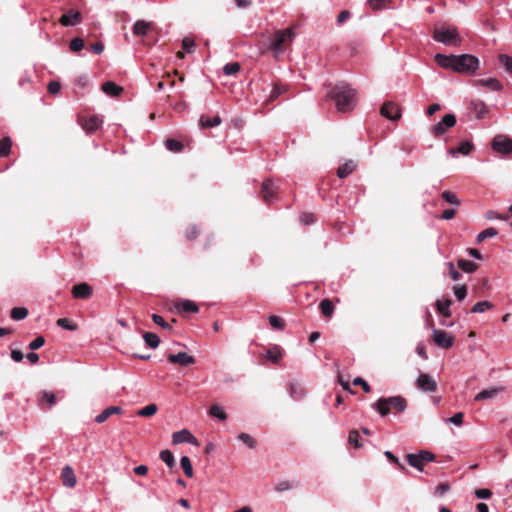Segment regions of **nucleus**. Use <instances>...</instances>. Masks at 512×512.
<instances>
[{
  "mask_svg": "<svg viewBox=\"0 0 512 512\" xmlns=\"http://www.w3.org/2000/svg\"><path fill=\"white\" fill-rule=\"evenodd\" d=\"M406 460L410 466L418 469L419 471H423L424 463L422 462V460L419 458V456L417 454H414V453L407 454Z\"/></svg>",
  "mask_w": 512,
  "mask_h": 512,
  "instance_id": "7c9ffc66",
  "label": "nucleus"
},
{
  "mask_svg": "<svg viewBox=\"0 0 512 512\" xmlns=\"http://www.w3.org/2000/svg\"><path fill=\"white\" fill-rule=\"evenodd\" d=\"M285 91H286L285 85H278V84L274 85V87L271 91V94H270V99L271 100L276 99L279 95L283 94Z\"/></svg>",
  "mask_w": 512,
  "mask_h": 512,
  "instance_id": "4d7b16f0",
  "label": "nucleus"
},
{
  "mask_svg": "<svg viewBox=\"0 0 512 512\" xmlns=\"http://www.w3.org/2000/svg\"><path fill=\"white\" fill-rule=\"evenodd\" d=\"M470 109L477 119H483L489 112L488 106L481 100L471 101Z\"/></svg>",
  "mask_w": 512,
  "mask_h": 512,
  "instance_id": "4468645a",
  "label": "nucleus"
},
{
  "mask_svg": "<svg viewBox=\"0 0 512 512\" xmlns=\"http://www.w3.org/2000/svg\"><path fill=\"white\" fill-rule=\"evenodd\" d=\"M359 438H360V436H359L358 431L352 430L349 433L348 442L350 445H353L354 447L359 448L361 446V444L359 442Z\"/></svg>",
  "mask_w": 512,
  "mask_h": 512,
  "instance_id": "5fc2aeb1",
  "label": "nucleus"
},
{
  "mask_svg": "<svg viewBox=\"0 0 512 512\" xmlns=\"http://www.w3.org/2000/svg\"><path fill=\"white\" fill-rule=\"evenodd\" d=\"M150 27L151 23L146 22L144 20H138L134 23L132 31L135 36L143 37L148 34Z\"/></svg>",
  "mask_w": 512,
  "mask_h": 512,
  "instance_id": "aec40b11",
  "label": "nucleus"
},
{
  "mask_svg": "<svg viewBox=\"0 0 512 512\" xmlns=\"http://www.w3.org/2000/svg\"><path fill=\"white\" fill-rule=\"evenodd\" d=\"M293 488V485L289 481H280L275 485V490L277 492H284Z\"/></svg>",
  "mask_w": 512,
  "mask_h": 512,
  "instance_id": "052dcab7",
  "label": "nucleus"
},
{
  "mask_svg": "<svg viewBox=\"0 0 512 512\" xmlns=\"http://www.w3.org/2000/svg\"><path fill=\"white\" fill-rule=\"evenodd\" d=\"M453 290H454V294H455L456 298L459 301H462V300H464L466 298V296H467V288H466L465 285L454 286Z\"/></svg>",
  "mask_w": 512,
  "mask_h": 512,
  "instance_id": "3c124183",
  "label": "nucleus"
},
{
  "mask_svg": "<svg viewBox=\"0 0 512 512\" xmlns=\"http://www.w3.org/2000/svg\"><path fill=\"white\" fill-rule=\"evenodd\" d=\"M240 70V64L237 62L227 63L223 67V72L227 76L235 75Z\"/></svg>",
  "mask_w": 512,
  "mask_h": 512,
  "instance_id": "49530a36",
  "label": "nucleus"
},
{
  "mask_svg": "<svg viewBox=\"0 0 512 512\" xmlns=\"http://www.w3.org/2000/svg\"><path fill=\"white\" fill-rule=\"evenodd\" d=\"M456 124V116L452 113L446 114L442 120L432 126L434 136H442L446 130L452 128Z\"/></svg>",
  "mask_w": 512,
  "mask_h": 512,
  "instance_id": "0eeeda50",
  "label": "nucleus"
},
{
  "mask_svg": "<svg viewBox=\"0 0 512 512\" xmlns=\"http://www.w3.org/2000/svg\"><path fill=\"white\" fill-rule=\"evenodd\" d=\"M423 463L432 462L435 459L434 454L429 451H421L417 454Z\"/></svg>",
  "mask_w": 512,
  "mask_h": 512,
  "instance_id": "bf43d9fd",
  "label": "nucleus"
},
{
  "mask_svg": "<svg viewBox=\"0 0 512 512\" xmlns=\"http://www.w3.org/2000/svg\"><path fill=\"white\" fill-rule=\"evenodd\" d=\"M433 341L437 346L444 349H449L454 344V337L444 330L434 329Z\"/></svg>",
  "mask_w": 512,
  "mask_h": 512,
  "instance_id": "1a4fd4ad",
  "label": "nucleus"
},
{
  "mask_svg": "<svg viewBox=\"0 0 512 512\" xmlns=\"http://www.w3.org/2000/svg\"><path fill=\"white\" fill-rule=\"evenodd\" d=\"M295 38V33L291 27L276 30L273 37L270 39V48L275 58L283 54L287 48L292 44Z\"/></svg>",
  "mask_w": 512,
  "mask_h": 512,
  "instance_id": "7ed1b4c3",
  "label": "nucleus"
},
{
  "mask_svg": "<svg viewBox=\"0 0 512 512\" xmlns=\"http://www.w3.org/2000/svg\"><path fill=\"white\" fill-rule=\"evenodd\" d=\"M499 62L505 70L512 76V57L506 54L499 55Z\"/></svg>",
  "mask_w": 512,
  "mask_h": 512,
  "instance_id": "37998d69",
  "label": "nucleus"
},
{
  "mask_svg": "<svg viewBox=\"0 0 512 512\" xmlns=\"http://www.w3.org/2000/svg\"><path fill=\"white\" fill-rule=\"evenodd\" d=\"M269 322L273 329L275 330H283L284 329V321L275 315L269 316Z\"/></svg>",
  "mask_w": 512,
  "mask_h": 512,
  "instance_id": "8fccbe9b",
  "label": "nucleus"
},
{
  "mask_svg": "<svg viewBox=\"0 0 512 512\" xmlns=\"http://www.w3.org/2000/svg\"><path fill=\"white\" fill-rule=\"evenodd\" d=\"M326 97L334 100L337 110L342 113L351 111L356 105V91L347 83L336 84Z\"/></svg>",
  "mask_w": 512,
  "mask_h": 512,
  "instance_id": "f03ea898",
  "label": "nucleus"
},
{
  "mask_svg": "<svg viewBox=\"0 0 512 512\" xmlns=\"http://www.w3.org/2000/svg\"><path fill=\"white\" fill-rule=\"evenodd\" d=\"M209 414L215 418H218L219 420H226V418H227V415L224 412V409L217 404L211 406V408L209 410Z\"/></svg>",
  "mask_w": 512,
  "mask_h": 512,
  "instance_id": "a19ab883",
  "label": "nucleus"
},
{
  "mask_svg": "<svg viewBox=\"0 0 512 512\" xmlns=\"http://www.w3.org/2000/svg\"><path fill=\"white\" fill-rule=\"evenodd\" d=\"M238 439L246 444L250 449H254L256 447V440L247 433H240L238 435Z\"/></svg>",
  "mask_w": 512,
  "mask_h": 512,
  "instance_id": "a18cd8bd",
  "label": "nucleus"
},
{
  "mask_svg": "<svg viewBox=\"0 0 512 512\" xmlns=\"http://www.w3.org/2000/svg\"><path fill=\"white\" fill-rule=\"evenodd\" d=\"M85 46L84 40L82 38L76 37L70 41L69 48L73 52L81 51Z\"/></svg>",
  "mask_w": 512,
  "mask_h": 512,
  "instance_id": "09e8293b",
  "label": "nucleus"
},
{
  "mask_svg": "<svg viewBox=\"0 0 512 512\" xmlns=\"http://www.w3.org/2000/svg\"><path fill=\"white\" fill-rule=\"evenodd\" d=\"M167 360L172 364H178L186 367L195 363V358L186 352H179L177 354H169Z\"/></svg>",
  "mask_w": 512,
  "mask_h": 512,
  "instance_id": "9d476101",
  "label": "nucleus"
},
{
  "mask_svg": "<svg viewBox=\"0 0 512 512\" xmlns=\"http://www.w3.org/2000/svg\"><path fill=\"white\" fill-rule=\"evenodd\" d=\"M160 459L169 467L172 468L175 466V458L173 453L170 450H162L160 452Z\"/></svg>",
  "mask_w": 512,
  "mask_h": 512,
  "instance_id": "f704fd0d",
  "label": "nucleus"
},
{
  "mask_svg": "<svg viewBox=\"0 0 512 512\" xmlns=\"http://www.w3.org/2000/svg\"><path fill=\"white\" fill-rule=\"evenodd\" d=\"M493 304L489 301H480L477 302L471 309L472 313H483L486 310L492 309Z\"/></svg>",
  "mask_w": 512,
  "mask_h": 512,
  "instance_id": "58836bf2",
  "label": "nucleus"
},
{
  "mask_svg": "<svg viewBox=\"0 0 512 512\" xmlns=\"http://www.w3.org/2000/svg\"><path fill=\"white\" fill-rule=\"evenodd\" d=\"M151 318L155 324L161 326L162 328L168 329V330L172 329L171 325L169 323H167L162 316H160L158 314H152Z\"/></svg>",
  "mask_w": 512,
  "mask_h": 512,
  "instance_id": "603ef678",
  "label": "nucleus"
},
{
  "mask_svg": "<svg viewBox=\"0 0 512 512\" xmlns=\"http://www.w3.org/2000/svg\"><path fill=\"white\" fill-rule=\"evenodd\" d=\"M450 306H451V300H437V302H436V308H437L438 312L442 316L447 317V318L451 316Z\"/></svg>",
  "mask_w": 512,
  "mask_h": 512,
  "instance_id": "bb28decb",
  "label": "nucleus"
},
{
  "mask_svg": "<svg viewBox=\"0 0 512 512\" xmlns=\"http://www.w3.org/2000/svg\"><path fill=\"white\" fill-rule=\"evenodd\" d=\"M473 149V144L469 141H462L457 148H451L448 151V154L451 156H456L458 154L469 155Z\"/></svg>",
  "mask_w": 512,
  "mask_h": 512,
  "instance_id": "412c9836",
  "label": "nucleus"
},
{
  "mask_svg": "<svg viewBox=\"0 0 512 512\" xmlns=\"http://www.w3.org/2000/svg\"><path fill=\"white\" fill-rule=\"evenodd\" d=\"M180 465H181V468L183 469L185 475L188 478H191L193 476V468H192L190 458L188 456H182L180 459Z\"/></svg>",
  "mask_w": 512,
  "mask_h": 512,
  "instance_id": "72a5a7b5",
  "label": "nucleus"
},
{
  "mask_svg": "<svg viewBox=\"0 0 512 512\" xmlns=\"http://www.w3.org/2000/svg\"><path fill=\"white\" fill-rule=\"evenodd\" d=\"M300 221L304 225H310L315 222L314 215L312 213H303L300 216Z\"/></svg>",
  "mask_w": 512,
  "mask_h": 512,
  "instance_id": "338daca9",
  "label": "nucleus"
},
{
  "mask_svg": "<svg viewBox=\"0 0 512 512\" xmlns=\"http://www.w3.org/2000/svg\"><path fill=\"white\" fill-rule=\"evenodd\" d=\"M477 84L480 86L487 87L492 91H500L503 89L502 83L497 78L494 77L488 79H479L477 80Z\"/></svg>",
  "mask_w": 512,
  "mask_h": 512,
  "instance_id": "4be33fe9",
  "label": "nucleus"
},
{
  "mask_svg": "<svg viewBox=\"0 0 512 512\" xmlns=\"http://www.w3.org/2000/svg\"><path fill=\"white\" fill-rule=\"evenodd\" d=\"M102 91L109 96H118L123 91V88L112 81H108L102 85Z\"/></svg>",
  "mask_w": 512,
  "mask_h": 512,
  "instance_id": "b1692460",
  "label": "nucleus"
},
{
  "mask_svg": "<svg viewBox=\"0 0 512 512\" xmlns=\"http://www.w3.org/2000/svg\"><path fill=\"white\" fill-rule=\"evenodd\" d=\"M442 198L444 201H446L447 203H449L451 205H455V206L460 205V200L458 199L456 194L452 193L451 191L446 190V191L442 192Z\"/></svg>",
  "mask_w": 512,
  "mask_h": 512,
  "instance_id": "c03bdc74",
  "label": "nucleus"
},
{
  "mask_svg": "<svg viewBox=\"0 0 512 512\" xmlns=\"http://www.w3.org/2000/svg\"><path fill=\"white\" fill-rule=\"evenodd\" d=\"M353 384L354 385H360V387H362V389L368 393L370 392L371 388H370V385L361 377H356L354 380H353Z\"/></svg>",
  "mask_w": 512,
  "mask_h": 512,
  "instance_id": "69168bd1",
  "label": "nucleus"
},
{
  "mask_svg": "<svg viewBox=\"0 0 512 512\" xmlns=\"http://www.w3.org/2000/svg\"><path fill=\"white\" fill-rule=\"evenodd\" d=\"M178 310L187 313H196L199 309L195 302L191 300H184L177 305Z\"/></svg>",
  "mask_w": 512,
  "mask_h": 512,
  "instance_id": "c85d7f7f",
  "label": "nucleus"
},
{
  "mask_svg": "<svg viewBox=\"0 0 512 512\" xmlns=\"http://www.w3.org/2000/svg\"><path fill=\"white\" fill-rule=\"evenodd\" d=\"M485 218L488 220L499 219L502 221H507L509 219V217L507 215H502L494 210L487 211L485 213Z\"/></svg>",
  "mask_w": 512,
  "mask_h": 512,
  "instance_id": "864d4df0",
  "label": "nucleus"
},
{
  "mask_svg": "<svg viewBox=\"0 0 512 512\" xmlns=\"http://www.w3.org/2000/svg\"><path fill=\"white\" fill-rule=\"evenodd\" d=\"M433 39L447 46L457 47L461 44V38L457 29L446 26L436 28L433 33Z\"/></svg>",
  "mask_w": 512,
  "mask_h": 512,
  "instance_id": "39448f33",
  "label": "nucleus"
},
{
  "mask_svg": "<svg viewBox=\"0 0 512 512\" xmlns=\"http://www.w3.org/2000/svg\"><path fill=\"white\" fill-rule=\"evenodd\" d=\"M80 19V12L71 10L68 13L63 14L59 21L63 26H75L79 23Z\"/></svg>",
  "mask_w": 512,
  "mask_h": 512,
  "instance_id": "dca6fc26",
  "label": "nucleus"
},
{
  "mask_svg": "<svg viewBox=\"0 0 512 512\" xmlns=\"http://www.w3.org/2000/svg\"><path fill=\"white\" fill-rule=\"evenodd\" d=\"M372 408L381 416H386L392 409L397 412H403L407 408V402L402 396H392L388 398H379L372 404Z\"/></svg>",
  "mask_w": 512,
  "mask_h": 512,
  "instance_id": "20e7f679",
  "label": "nucleus"
},
{
  "mask_svg": "<svg viewBox=\"0 0 512 512\" xmlns=\"http://www.w3.org/2000/svg\"><path fill=\"white\" fill-rule=\"evenodd\" d=\"M165 146L169 151L172 152H180L183 149V144L176 139H167L165 141Z\"/></svg>",
  "mask_w": 512,
  "mask_h": 512,
  "instance_id": "79ce46f5",
  "label": "nucleus"
},
{
  "mask_svg": "<svg viewBox=\"0 0 512 512\" xmlns=\"http://www.w3.org/2000/svg\"><path fill=\"white\" fill-rule=\"evenodd\" d=\"M496 235H498V231L493 227H489V228L483 230L482 232H480L477 235L476 240L478 243H481L485 239L495 237Z\"/></svg>",
  "mask_w": 512,
  "mask_h": 512,
  "instance_id": "ea45409f",
  "label": "nucleus"
},
{
  "mask_svg": "<svg viewBox=\"0 0 512 512\" xmlns=\"http://www.w3.org/2000/svg\"><path fill=\"white\" fill-rule=\"evenodd\" d=\"M502 390V387H493L490 389L482 390L474 397V400L480 402L484 400L494 399Z\"/></svg>",
  "mask_w": 512,
  "mask_h": 512,
  "instance_id": "a211bd4d",
  "label": "nucleus"
},
{
  "mask_svg": "<svg viewBox=\"0 0 512 512\" xmlns=\"http://www.w3.org/2000/svg\"><path fill=\"white\" fill-rule=\"evenodd\" d=\"M57 325L63 329L74 331L76 329L75 325L70 324V320L67 318H61L57 321Z\"/></svg>",
  "mask_w": 512,
  "mask_h": 512,
  "instance_id": "13d9d810",
  "label": "nucleus"
},
{
  "mask_svg": "<svg viewBox=\"0 0 512 512\" xmlns=\"http://www.w3.org/2000/svg\"><path fill=\"white\" fill-rule=\"evenodd\" d=\"M289 394L295 400H300L305 395V389L300 383H290L289 385Z\"/></svg>",
  "mask_w": 512,
  "mask_h": 512,
  "instance_id": "393cba45",
  "label": "nucleus"
},
{
  "mask_svg": "<svg viewBox=\"0 0 512 512\" xmlns=\"http://www.w3.org/2000/svg\"><path fill=\"white\" fill-rule=\"evenodd\" d=\"M463 417L464 414L462 412H458L454 414L451 418H449L448 421L456 426H460L463 423Z\"/></svg>",
  "mask_w": 512,
  "mask_h": 512,
  "instance_id": "774afa93",
  "label": "nucleus"
},
{
  "mask_svg": "<svg viewBox=\"0 0 512 512\" xmlns=\"http://www.w3.org/2000/svg\"><path fill=\"white\" fill-rule=\"evenodd\" d=\"M416 386L425 393H433L437 390V382L427 373H420L416 379Z\"/></svg>",
  "mask_w": 512,
  "mask_h": 512,
  "instance_id": "6e6552de",
  "label": "nucleus"
},
{
  "mask_svg": "<svg viewBox=\"0 0 512 512\" xmlns=\"http://www.w3.org/2000/svg\"><path fill=\"white\" fill-rule=\"evenodd\" d=\"M172 443L174 445H178V444H182V443H190L193 445H197V439L191 434V432L189 430L182 429L180 431L173 433Z\"/></svg>",
  "mask_w": 512,
  "mask_h": 512,
  "instance_id": "9b49d317",
  "label": "nucleus"
},
{
  "mask_svg": "<svg viewBox=\"0 0 512 512\" xmlns=\"http://www.w3.org/2000/svg\"><path fill=\"white\" fill-rule=\"evenodd\" d=\"M355 167H356V165L352 160L345 162L337 170L338 177L346 178L348 175H350L354 171Z\"/></svg>",
  "mask_w": 512,
  "mask_h": 512,
  "instance_id": "a878e982",
  "label": "nucleus"
},
{
  "mask_svg": "<svg viewBox=\"0 0 512 512\" xmlns=\"http://www.w3.org/2000/svg\"><path fill=\"white\" fill-rule=\"evenodd\" d=\"M143 339H144L146 345L153 349H155L159 346L160 339L155 333L146 332L143 335Z\"/></svg>",
  "mask_w": 512,
  "mask_h": 512,
  "instance_id": "2f4dec72",
  "label": "nucleus"
},
{
  "mask_svg": "<svg viewBox=\"0 0 512 512\" xmlns=\"http://www.w3.org/2000/svg\"><path fill=\"white\" fill-rule=\"evenodd\" d=\"M261 194L265 203L270 204L272 202L273 196L275 194V186L271 180H266L263 182Z\"/></svg>",
  "mask_w": 512,
  "mask_h": 512,
  "instance_id": "2eb2a0df",
  "label": "nucleus"
},
{
  "mask_svg": "<svg viewBox=\"0 0 512 512\" xmlns=\"http://www.w3.org/2000/svg\"><path fill=\"white\" fill-rule=\"evenodd\" d=\"M157 406L155 404H149L138 411V415L142 417H149L157 412Z\"/></svg>",
  "mask_w": 512,
  "mask_h": 512,
  "instance_id": "de8ad7c7",
  "label": "nucleus"
},
{
  "mask_svg": "<svg viewBox=\"0 0 512 512\" xmlns=\"http://www.w3.org/2000/svg\"><path fill=\"white\" fill-rule=\"evenodd\" d=\"M320 310L325 317H331L334 312V305L329 299H324L320 302Z\"/></svg>",
  "mask_w": 512,
  "mask_h": 512,
  "instance_id": "473e14b6",
  "label": "nucleus"
},
{
  "mask_svg": "<svg viewBox=\"0 0 512 512\" xmlns=\"http://www.w3.org/2000/svg\"><path fill=\"white\" fill-rule=\"evenodd\" d=\"M492 149L501 155H509L512 153V139L504 135H497L491 142Z\"/></svg>",
  "mask_w": 512,
  "mask_h": 512,
  "instance_id": "423d86ee",
  "label": "nucleus"
},
{
  "mask_svg": "<svg viewBox=\"0 0 512 512\" xmlns=\"http://www.w3.org/2000/svg\"><path fill=\"white\" fill-rule=\"evenodd\" d=\"M45 343V339L43 336L36 337L33 341L29 343V349L34 351L41 348Z\"/></svg>",
  "mask_w": 512,
  "mask_h": 512,
  "instance_id": "6e6d98bb",
  "label": "nucleus"
},
{
  "mask_svg": "<svg viewBox=\"0 0 512 512\" xmlns=\"http://www.w3.org/2000/svg\"><path fill=\"white\" fill-rule=\"evenodd\" d=\"M27 315H28V310L24 307H14L11 310V314H10L11 318L16 321L25 319L27 317Z\"/></svg>",
  "mask_w": 512,
  "mask_h": 512,
  "instance_id": "e433bc0d",
  "label": "nucleus"
},
{
  "mask_svg": "<svg viewBox=\"0 0 512 512\" xmlns=\"http://www.w3.org/2000/svg\"><path fill=\"white\" fill-rule=\"evenodd\" d=\"M457 264L458 267L466 273H473L478 268L475 262L465 259H459Z\"/></svg>",
  "mask_w": 512,
  "mask_h": 512,
  "instance_id": "c756f323",
  "label": "nucleus"
},
{
  "mask_svg": "<svg viewBox=\"0 0 512 512\" xmlns=\"http://www.w3.org/2000/svg\"><path fill=\"white\" fill-rule=\"evenodd\" d=\"M42 399L46 401L49 404V406H53L56 403V396L52 392L44 391L42 393Z\"/></svg>",
  "mask_w": 512,
  "mask_h": 512,
  "instance_id": "680f3d73",
  "label": "nucleus"
},
{
  "mask_svg": "<svg viewBox=\"0 0 512 512\" xmlns=\"http://www.w3.org/2000/svg\"><path fill=\"white\" fill-rule=\"evenodd\" d=\"M222 122L220 116H215L213 118L207 117V116H201L200 118V125L203 128H212L215 126L220 125Z\"/></svg>",
  "mask_w": 512,
  "mask_h": 512,
  "instance_id": "cd10ccee",
  "label": "nucleus"
},
{
  "mask_svg": "<svg viewBox=\"0 0 512 512\" xmlns=\"http://www.w3.org/2000/svg\"><path fill=\"white\" fill-rule=\"evenodd\" d=\"M102 125V120L98 116H91L84 120L82 126L87 132L96 131Z\"/></svg>",
  "mask_w": 512,
  "mask_h": 512,
  "instance_id": "5701e85b",
  "label": "nucleus"
},
{
  "mask_svg": "<svg viewBox=\"0 0 512 512\" xmlns=\"http://www.w3.org/2000/svg\"><path fill=\"white\" fill-rule=\"evenodd\" d=\"M12 141L9 137L0 140V157H6L10 153Z\"/></svg>",
  "mask_w": 512,
  "mask_h": 512,
  "instance_id": "4c0bfd02",
  "label": "nucleus"
},
{
  "mask_svg": "<svg viewBox=\"0 0 512 512\" xmlns=\"http://www.w3.org/2000/svg\"><path fill=\"white\" fill-rule=\"evenodd\" d=\"M93 294V289L87 283H80L72 288V295L76 299H89Z\"/></svg>",
  "mask_w": 512,
  "mask_h": 512,
  "instance_id": "ddd939ff",
  "label": "nucleus"
},
{
  "mask_svg": "<svg viewBox=\"0 0 512 512\" xmlns=\"http://www.w3.org/2000/svg\"><path fill=\"white\" fill-rule=\"evenodd\" d=\"M435 61L440 67L461 74H471L479 68V59L471 54H436Z\"/></svg>",
  "mask_w": 512,
  "mask_h": 512,
  "instance_id": "f257e3e1",
  "label": "nucleus"
},
{
  "mask_svg": "<svg viewBox=\"0 0 512 512\" xmlns=\"http://www.w3.org/2000/svg\"><path fill=\"white\" fill-rule=\"evenodd\" d=\"M266 356L272 363H278L279 360H281L283 357L282 352L278 346L269 349L266 353Z\"/></svg>",
  "mask_w": 512,
  "mask_h": 512,
  "instance_id": "c9c22d12",
  "label": "nucleus"
},
{
  "mask_svg": "<svg viewBox=\"0 0 512 512\" xmlns=\"http://www.w3.org/2000/svg\"><path fill=\"white\" fill-rule=\"evenodd\" d=\"M122 412V408L120 406H110L104 409L100 414L95 417V422L103 423L105 422L111 415L120 414Z\"/></svg>",
  "mask_w": 512,
  "mask_h": 512,
  "instance_id": "6ab92c4d",
  "label": "nucleus"
},
{
  "mask_svg": "<svg viewBox=\"0 0 512 512\" xmlns=\"http://www.w3.org/2000/svg\"><path fill=\"white\" fill-rule=\"evenodd\" d=\"M381 115L390 120H397L400 118V109L398 105L393 102H386L381 107Z\"/></svg>",
  "mask_w": 512,
  "mask_h": 512,
  "instance_id": "f8f14e48",
  "label": "nucleus"
},
{
  "mask_svg": "<svg viewBox=\"0 0 512 512\" xmlns=\"http://www.w3.org/2000/svg\"><path fill=\"white\" fill-rule=\"evenodd\" d=\"M475 496L478 499H489L492 496V492L489 489H477L475 491Z\"/></svg>",
  "mask_w": 512,
  "mask_h": 512,
  "instance_id": "0e129e2a",
  "label": "nucleus"
},
{
  "mask_svg": "<svg viewBox=\"0 0 512 512\" xmlns=\"http://www.w3.org/2000/svg\"><path fill=\"white\" fill-rule=\"evenodd\" d=\"M450 490V485L448 483H441L435 488V495L443 496Z\"/></svg>",
  "mask_w": 512,
  "mask_h": 512,
  "instance_id": "e2e57ef3",
  "label": "nucleus"
},
{
  "mask_svg": "<svg viewBox=\"0 0 512 512\" xmlns=\"http://www.w3.org/2000/svg\"><path fill=\"white\" fill-rule=\"evenodd\" d=\"M61 476L64 486L73 488L76 485V476L70 466L67 465L62 469Z\"/></svg>",
  "mask_w": 512,
  "mask_h": 512,
  "instance_id": "f3484780",
  "label": "nucleus"
}]
</instances>
